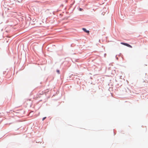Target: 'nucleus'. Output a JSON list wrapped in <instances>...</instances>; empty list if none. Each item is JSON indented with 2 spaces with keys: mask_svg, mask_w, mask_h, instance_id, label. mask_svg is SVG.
<instances>
[{
  "mask_svg": "<svg viewBox=\"0 0 148 148\" xmlns=\"http://www.w3.org/2000/svg\"><path fill=\"white\" fill-rule=\"evenodd\" d=\"M79 10L80 11H82L83 10V9L81 8H80Z\"/></svg>",
  "mask_w": 148,
  "mask_h": 148,
  "instance_id": "5",
  "label": "nucleus"
},
{
  "mask_svg": "<svg viewBox=\"0 0 148 148\" xmlns=\"http://www.w3.org/2000/svg\"><path fill=\"white\" fill-rule=\"evenodd\" d=\"M121 44L122 45H125V46H126L128 47H129L132 48V46H131L130 45L128 44L125 43H124V42H121Z\"/></svg>",
  "mask_w": 148,
  "mask_h": 148,
  "instance_id": "1",
  "label": "nucleus"
},
{
  "mask_svg": "<svg viewBox=\"0 0 148 148\" xmlns=\"http://www.w3.org/2000/svg\"><path fill=\"white\" fill-rule=\"evenodd\" d=\"M46 118V117L43 118L42 119V121H44Z\"/></svg>",
  "mask_w": 148,
  "mask_h": 148,
  "instance_id": "3",
  "label": "nucleus"
},
{
  "mask_svg": "<svg viewBox=\"0 0 148 148\" xmlns=\"http://www.w3.org/2000/svg\"><path fill=\"white\" fill-rule=\"evenodd\" d=\"M57 71V73H59V74L60 73V71H59V70H58Z\"/></svg>",
  "mask_w": 148,
  "mask_h": 148,
  "instance_id": "4",
  "label": "nucleus"
},
{
  "mask_svg": "<svg viewBox=\"0 0 148 148\" xmlns=\"http://www.w3.org/2000/svg\"><path fill=\"white\" fill-rule=\"evenodd\" d=\"M82 29L84 32H86L87 33H89V31L88 30H87L85 28H83Z\"/></svg>",
  "mask_w": 148,
  "mask_h": 148,
  "instance_id": "2",
  "label": "nucleus"
}]
</instances>
